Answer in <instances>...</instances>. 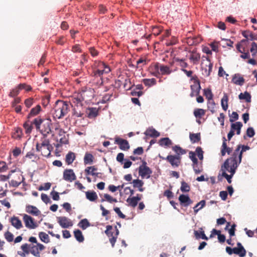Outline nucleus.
Returning a JSON list of instances; mask_svg holds the SVG:
<instances>
[{
    "label": "nucleus",
    "mask_w": 257,
    "mask_h": 257,
    "mask_svg": "<svg viewBox=\"0 0 257 257\" xmlns=\"http://www.w3.org/2000/svg\"><path fill=\"white\" fill-rule=\"evenodd\" d=\"M238 165L232 159H227L221 166L222 176L225 177L228 183H231V178L235 173Z\"/></svg>",
    "instance_id": "nucleus-1"
},
{
    "label": "nucleus",
    "mask_w": 257,
    "mask_h": 257,
    "mask_svg": "<svg viewBox=\"0 0 257 257\" xmlns=\"http://www.w3.org/2000/svg\"><path fill=\"white\" fill-rule=\"evenodd\" d=\"M33 123L36 129L40 131L42 135V138H47L48 135L52 132L51 128L52 122L49 119H43L40 117H37L34 119Z\"/></svg>",
    "instance_id": "nucleus-2"
},
{
    "label": "nucleus",
    "mask_w": 257,
    "mask_h": 257,
    "mask_svg": "<svg viewBox=\"0 0 257 257\" xmlns=\"http://www.w3.org/2000/svg\"><path fill=\"white\" fill-rule=\"evenodd\" d=\"M53 149V147L50 144V141L48 138H41L40 142L36 143V152L40 153L41 155L44 157H50Z\"/></svg>",
    "instance_id": "nucleus-3"
},
{
    "label": "nucleus",
    "mask_w": 257,
    "mask_h": 257,
    "mask_svg": "<svg viewBox=\"0 0 257 257\" xmlns=\"http://www.w3.org/2000/svg\"><path fill=\"white\" fill-rule=\"evenodd\" d=\"M53 116L55 118H61L69 111V105L67 101L57 100L53 108Z\"/></svg>",
    "instance_id": "nucleus-4"
},
{
    "label": "nucleus",
    "mask_w": 257,
    "mask_h": 257,
    "mask_svg": "<svg viewBox=\"0 0 257 257\" xmlns=\"http://www.w3.org/2000/svg\"><path fill=\"white\" fill-rule=\"evenodd\" d=\"M249 149L250 147L248 146L239 145L229 159H232L239 165L241 162L243 152Z\"/></svg>",
    "instance_id": "nucleus-5"
},
{
    "label": "nucleus",
    "mask_w": 257,
    "mask_h": 257,
    "mask_svg": "<svg viewBox=\"0 0 257 257\" xmlns=\"http://www.w3.org/2000/svg\"><path fill=\"white\" fill-rule=\"evenodd\" d=\"M79 94L81 95L83 100H90L94 97V91L91 88L84 87L81 88Z\"/></svg>",
    "instance_id": "nucleus-6"
},
{
    "label": "nucleus",
    "mask_w": 257,
    "mask_h": 257,
    "mask_svg": "<svg viewBox=\"0 0 257 257\" xmlns=\"http://www.w3.org/2000/svg\"><path fill=\"white\" fill-rule=\"evenodd\" d=\"M83 101L79 93H75L70 98V102L71 103L72 107H80L82 108V106H83L82 102Z\"/></svg>",
    "instance_id": "nucleus-7"
},
{
    "label": "nucleus",
    "mask_w": 257,
    "mask_h": 257,
    "mask_svg": "<svg viewBox=\"0 0 257 257\" xmlns=\"http://www.w3.org/2000/svg\"><path fill=\"white\" fill-rule=\"evenodd\" d=\"M146 165L147 163L143 161L142 165L140 166L139 168V174L142 178L146 177L148 179L150 177L152 171Z\"/></svg>",
    "instance_id": "nucleus-8"
},
{
    "label": "nucleus",
    "mask_w": 257,
    "mask_h": 257,
    "mask_svg": "<svg viewBox=\"0 0 257 257\" xmlns=\"http://www.w3.org/2000/svg\"><path fill=\"white\" fill-rule=\"evenodd\" d=\"M30 252L35 256L40 257V251L44 250L45 246L41 243H37L36 245L30 244Z\"/></svg>",
    "instance_id": "nucleus-9"
},
{
    "label": "nucleus",
    "mask_w": 257,
    "mask_h": 257,
    "mask_svg": "<svg viewBox=\"0 0 257 257\" xmlns=\"http://www.w3.org/2000/svg\"><path fill=\"white\" fill-rule=\"evenodd\" d=\"M23 220L26 227L29 229H34L38 226V224L34 221V219L27 214L23 216Z\"/></svg>",
    "instance_id": "nucleus-10"
},
{
    "label": "nucleus",
    "mask_w": 257,
    "mask_h": 257,
    "mask_svg": "<svg viewBox=\"0 0 257 257\" xmlns=\"http://www.w3.org/2000/svg\"><path fill=\"white\" fill-rule=\"evenodd\" d=\"M173 167H178L181 163V157L177 155H168L165 159Z\"/></svg>",
    "instance_id": "nucleus-11"
},
{
    "label": "nucleus",
    "mask_w": 257,
    "mask_h": 257,
    "mask_svg": "<svg viewBox=\"0 0 257 257\" xmlns=\"http://www.w3.org/2000/svg\"><path fill=\"white\" fill-rule=\"evenodd\" d=\"M63 178L66 181L72 182L76 179V176L72 169H66L63 172Z\"/></svg>",
    "instance_id": "nucleus-12"
},
{
    "label": "nucleus",
    "mask_w": 257,
    "mask_h": 257,
    "mask_svg": "<svg viewBox=\"0 0 257 257\" xmlns=\"http://www.w3.org/2000/svg\"><path fill=\"white\" fill-rule=\"evenodd\" d=\"M57 220L60 225L64 228H69L73 225L71 220L65 216L58 217Z\"/></svg>",
    "instance_id": "nucleus-13"
},
{
    "label": "nucleus",
    "mask_w": 257,
    "mask_h": 257,
    "mask_svg": "<svg viewBox=\"0 0 257 257\" xmlns=\"http://www.w3.org/2000/svg\"><path fill=\"white\" fill-rule=\"evenodd\" d=\"M115 144L119 145V148L123 151H127L130 148V145L128 141L126 140L122 139L119 137L115 138Z\"/></svg>",
    "instance_id": "nucleus-14"
},
{
    "label": "nucleus",
    "mask_w": 257,
    "mask_h": 257,
    "mask_svg": "<svg viewBox=\"0 0 257 257\" xmlns=\"http://www.w3.org/2000/svg\"><path fill=\"white\" fill-rule=\"evenodd\" d=\"M115 229H116V232H115V235H114V236L113 235L112 233H111L110 231H109V230L112 229L111 226H110V225L107 226V230L105 231V233L107 234V235L109 237L111 236V237H110L109 238V241H110V243L111 244V245L112 247H113L114 245V244L116 240L117 235L119 233V231L117 229L116 227H115Z\"/></svg>",
    "instance_id": "nucleus-15"
},
{
    "label": "nucleus",
    "mask_w": 257,
    "mask_h": 257,
    "mask_svg": "<svg viewBox=\"0 0 257 257\" xmlns=\"http://www.w3.org/2000/svg\"><path fill=\"white\" fill-rule=\"evenodd\" d=\"M160 65L159 63H155L150 66L149 70L152 75L157 77L160 76Z\"/></svg>",
    "instance_id": "nucleus-16"
},
{
    "label": "nucleus",
    "mask_w": 257,
    "mask_h": 257,
    "mask_svg": "<svg viewBox=\"0 0 257 257\" xmlns=\"http://www.w3.org/2000/svg\"><path fill=\"white\" fill-rule=\"evenodd\" d=\"M180 204L184 206H188L193 203V201L187 195L181 194L179 197Z\"/></svg>",
    "instance_id": "nucleus-17"
},
{
    "label": "nucleus",
    "mask_w": 257,
    "mask_h": 257,
    "mask_svg": "<svg viewBox=\"0 0 257 257\" xmlns=\"http://www.w3.org/2000/svg\"><path fill=\"white\" fill-rule=\"evenodd\" d=\"M222 140L223 143L221 146V154L223 156L226 153H227L228 155L230 154L232 151V148L227 146L226 143L227 140L225 137H223Z\"/></svg>",
    "instance_id": "nucleus-18"
},
{
    "label": "nucleus",
    "mask_w": 257,
    "mask_h": 257,
    "mask_svg": "<svg viewBox=\"0 0 257 257\" xmlns=\"http://www.w3.org/2000/svg\"><path fill=\"white\" fill-rule=\"evenodd\" d=\"M26 211L34 216H39L41 214V211L36 206L31 205H26Z\"/></svg>",
    "instance_id": "nucleus-19"
},
{
    "label": "nucleus",
    "mask_w": 257,
    "mask_h": 257,
    "mask_svg": "<svg viewBox=\"0 0 257 257\" xmlns=\"http://www.w3.org/2000/svg\"><path fill=\"white\" fill-rule=\"evenodd\" d=\"M231 81L232 83L236 85L242 86L244 84L245 80L239 74L237 73L232 76Z\"/></svg>",
    "instance_id": "nucleus-20"
},
{
    "label": "nucleus",
    "mask_w": 257,
    "mask_h": 257,
    "mask_svg": "<svg viewBox=\"0 0 257 257\" xmlns=\"http://www.w3.org/2000/svg\"><path fill=\"white\" fill-rule=\"evenodd\" d=\"M201 89L200 84L196 83L191 85V92L190 93L191 97L198 96L199 94Z\"/></svg>",
    "instance_id": "nucleus-21"
},
{
    "label": "nucleus",
    "mask_w": 257,
    "mask_h": 257,
    "mask_svg": "<svg viewBox=\"0 0 257 257\" xmlns=\"http://www.w3.org/2000/svg\"><path fill=\"white\" fill-rule=\"evenodd\" d=\"M25 180V178L22 175V174H20L19 172L18 174V180H12L10 183L9 184L10 186L14 187H18L22 182H23Z\"/></svg>",
    "instance_id": "nucleus-22"
},
{
    "label": "nucleus",
    "mask_w": 257,
    "mask_h": 257,
    "mask_svg": "<svg viewBox=\"0 0 257 257\" xmlns=\"http://www.w3.org/2000/svg\"><path fill=\"white\" fill-rule=\"evenodd\" d=\"M201 41V38L200 37H188L187 39V43L189 45H196Z\"/></svg>",
    "instance_id": "nucleus-23"
},
{
    "label": "nucleus",
    "mask_w": 257,
    "mask_h": 257,
    "mask_svg": "<svg viewBox=\"0 0 257 257\" xmlns=\"http://www.w3.org/2000/svg\"><path fill=\"white\" fill-rule=\"evenodd\" d=\"M160 75H169L171 73L172 70L170 69V68L167 66L164 65H160Z\"/></svg>",
    "instance_id": "nucleus-24"
},
{
    "label": "nucleus",
    "mask_w": 257,
    "mask_h": 257,
    "mask_svg": "<svg viewBox=\"0 0 257 257\" xmlns=\"http://www.w3.org/2000/svg\"><path fill=\"white\" fill-rule=\"evenodd\" d=\"M98 68L97 70H99L103 73H108L110 71V68L106 65L104 63L102 62H99L98 64Z\"/></svg>",
    "instance_id": "nucleus-25"
},
{
    "label": "nucleus",
    "mask_w": 257,
    "mask_h": 257,
    "mask_svg": "<svg viewBox=\"0 0 257 257\" xmlns=\"http://www.w3.org/2000/svg\"><path fill=\"white\" fill-rule=\"evenodd\" d=\"M11 222L12 225L17 229H20L23 226L21 221L17 217H12Z\"/></svg>",
    "instance_id": "nucleus-26"
},
{
    "label": "nucleus",
    "mask_w": 257,
    "mask_h": 257,
    "mask_svg": "<svg viewBox=\"0 0 257 257\" xmlns=\"http://www.w3.org/2000/svg\"><path fill=\"white\" fill-rule=\"evenodd\" d=\"M146 136H150L151 137L157 138L160 136V133L157 131L155 128H149L146 130L145 133Z\"/></svg>",
    "instance_id": "nucleus-27"
},
{
    "label": "nucleus",
    "mask_w": 257,
    "mask_h": 257,
    "mask_svg": "<svg viewBox=\"0 0 257 257\" xmlns=\"http://www.w3.org/2000/svg\"><path fill=\"white\" fill-rule=\"evenodd\" d=\"M76 158L75 154L72 152H69L66 155L65 162L67 165H71Z\"/></svg>",
    "instance_id": "nucleus-28"
},
{
    "label": "nucleus",
    "mask_w": 257,
    "mask_h": 257,
    "mask_svg": "<svg viewBox=\"0 0 257 257\" xmlns=\"http://www.w3.org/2000/svg\"><path fill=\"white\" fill-rule=\"evenodd\" d=\"M233 253L238 255L240 257H244L246 255V251L243 246L240 247H234Z\"/></svg>",
    "instance_id": "nucleus-29"
},
{
    "label": "nucleus",
    "mask_w": 257,
    "mask_h": 257,
    "mask_svg": "<svg viewBox=\"0 0 257 257\" xmlns=\"http://www.w3.org/2000/svg\"><path fill=\"white\" fill-rule=\"evenodd\" d=\"M242 126V124L240 121L236 122L235 123H232L231 125V129L234 132L236 131V134L239 135L240 134L241 128Z\"/></svg>",
    "instance_id": "nucleus-30"
},
{
    "label": "nucleus",
    "mask_w": 257,
    "mask_h": 257,
    "mask_svg": "<svg viewBox=\"0 0 257 257\" xmlns=\"http://www.w3.org/2000/svg\"><path fill=\"white\" fill-rule=\"evenodd\" d=\"M86 198L90 201H95L98 198L96 193L93 191H88L85 192Z\"/></svg>",
    "instance_id": "nucleus-31"
},
{
    "label": "nucleus",
    "mask_w": 257,
    "mask_h": 257,
    "mask_svg": "<svg viewBox=\"0 0 257 257\" xmlns=\"http://www.w3.org/2000/svg\"><path fill=\"white\" fill-rule=\"evenodd\" d=\"M41 110V107L40 105H37L36 107L31 109L28 117L30 118L31 117L35 116L38 114Z\"/></svg>",
    "instance_id": "nucleus-32"
},
{
    "label": "nucleus",
    "mask_w": 257,
    "mask_h": 257,
    "mask_svg": "<svg viewBox=\"0 0 257 257\" xmlns=\"http://www.w3.org/2000/svg\"><path fill=\"white\" fill-rule=\"evenodd\" d=\"M98 111L96 108L91 107L88 108V112H87V117L88 118H95L98 115Z\"/></svg>",
    "instance_id": "nucleus-33"
},
{
    "label": "nucleus",
    "mask_w": 257,
    "mask_h": 257,
    "mask_svg": "<svg viewBox=\"0 0 257 257\" xmlns=\"http://www.w3.org/2000/svg\"><path fill=\"white\" fill-rule=\"evenodd\" d=\"M228 96L226 93H224L223 96L221 100V104L222 109L226 111L228 108Z\"/></svg>",
    "instance_id": "nucleus-34"
},
{
    "label": "nucleus",
    "mask_w": 257,
    "mask_h": 257,
    "mask_svg": "<svg viewBox=\"0 0 257 257\" xmlns=\"http://www.w3.org/2000/svg\"><path fill=\"white\" fill-rule=\"evenodd\" d=\"M142 82L144 84L145 86L148 87H151L155 85L157 83V81L155 78H145L142 80Z\"/></svg>",
    "instance_id": "nucleus-35"
},
{
    "label": "nucleus",
    "mask_w": 257,
    "mask_h": 257,
    "mask_svg": "<svg viewBox=\"0 0 257 257\" xmlns=\"http://www.w3.org/2000/svg\"><path fill=\"white\" fill-rule=\"evenodd\" d=\"M238 98L239 99H244L247 102H251V95L247 91L243 93H240L238 95Z\"/></svg>",
    "instance_id": "nucleus-36"
},
{
    "label": "nucleus",
    "mask_w": 257,
    "mask_h": 257,
    "mask_svg": "<svg viewBox=\"0 0 257 257\" xmlns=\"http://www.w3.org/2000/svg\"><path fill=\"white\" fill-rule=\"evenodd\" d=\"M93 159L94 157L92 154L86 153L84 158V163L85 165L91 164L92 163Z\"/></svg>",
    "instance_id": "nucleus-37"
},
{
    "label": "nucleus",
    "mask_w": 257,
    "mask_h": 257,
    "mask_svg": "<svg viewBox=\"0 0 257 257\" xmlns=\"http://www.w3.org/2000/svg\"><path fill=\"white\" fill-rule=\"evenodd\" d=\"M190 139L192 143H195L199 142L201 140L200 133L190 134Z\"/></svg>",
    "instance_id": "nucleus-38"
},
{
    "label": "nucleus",
    "mask_w": 257,
    "mask_h": 257,
    "mask_svg": "<svg viewBox=\"0 0 257 257\" xmlns=\"http://www.w3.org/2000/svg\"><path fill=\"white\" fill-rule=\"evenodd\" d=\"M73 114L77 117H82L83 115V107H73Z\"/></svg>",
    "instance_id": "nucleus-39"
},
{
    "label": "nucleus",
    "mask_w": 257,
    "mask_h": 257,
    "mask_svg": "<svg viewBox=\"0 0 257 257\" xmlns=\"http://www.w3.org/2000/svg\"><path fill=\"white\" fill-rule=\"evenodd\" d=\"M159 144L161 146L169 147L172 144L171 140L168 138H162L159 141Z\"/></svg>",
    "instance_id": "nucleus-40"
},
{
    "label": "nucleus",
    "mask_w": 257,
    "mask_h": 257,
    "mask_svg": "<svg viewBox=\"0 0 257 257\" xmlns=\"http://www.w3.org/2000/svg\"><path fill=\"white\" fill-rule=\"evenodd\" d=\"M172 150L177 154V156H180V155H184L186 153V151L185 150L183 149L178 145H175L173 147Z\"/></svg>",
    "instance_id": "nucleus-41"
},
{
    "label": "nucleus",
    "mask_w": 257,
    "mask_h": 257,
    "mask_svg": "<svg viewBox=\"0 0 257 257\" xmlns=\"http://www.w3.org/2000/svg\"><path fill=\"white\" fill-rule=\"evenodd\" d=\"M147 64V61L145 59L141 58L137 61V65L134 66L132 65V67L136 68V69H142L143 67Z\"/></svg>",
    "instance_id": "nucleus-42"
},
{
    "label": "nucleus",
    "mask_w": 257,
    "mask_h": 257,
    "mask_svg": "<svg viewBox=\"0 0 257 257\" xmlns=\"http://www.w3.org/2000/svg\"><path fill=\"white\" fill-rule=\"evenodd\" d=\"M103 74L100 70L94 69L92 73V76L95 78H99L101 80L100 84H102L103 83L102 75Z\"/></svg>",
    "instance_id": "nucleus-43"
},
{
    "label": "nucleus",
    "mask_w": 257,
    "mask_h": 257,
    "mask_svg": "<svg viewBox=\"0 0 257 257\" xmlns=\"http://www.w3.org/2000/svg\"><path fill=\"white\" fill-rule=\"evenodd\" d=\"M39 237L41 240L45 243H47L50 242L49 235L44 232H40Z\"/></svg>",
    "instance_id": "nucleus-44"
},
{
    "label": "nucleus",
    "mask_w": 257,
    "mask_h": 257,
    "mask_svg": "<svg viewBox=\"0 0 257 257\" xmlns=\"http://www.w3.org/2000/svg\"><path fill=\"white\" fill-rule=\"evenodd\" d=\"M74 234L75 238L79 242H83L84 240V237L82 235V232L79 230H76L74 231Z\"/></svg>",
    "instance_id": "nucleus-45"
},
{
    "label": "nucleus",
    "mask_w": 257,
    "mask_h": 257,
    "mask_svg": "<svg viewBox=\"0 0 257 257\" xmlns=\"http://www.w3.org/2000/svg\"><path fill=\"white\" fill-rule=\"evenodd\" d=\"M194 235L195 238L197 239L199 238H202L205 240H208V237L206 236L203 231H201L200 232H198L197 230L194 231Z\"/></svg>",
    "instance_id": "nucleus-46"
},
{
    "label": "nucleus",
    "mask_w": 257,
    "mask_h": 257,
    "mask_svg": "<svg viewBox=\"0 0 257 257\" xmlns=\"http://www.w3.org/2000/svg\"><path fill=\"white\" fill-rule=\"evenodd\" d=\"M103 197H104V199L103 198L101 199V202H104V201H107L109 203L117 202L116 199L113 198L112 196H111L109 194H104Z\"/></svg>",
    "instance_id": "nucleus-47"
},
{
    "label": "nucleus",
    "mask_w": 257,
    "mask_h": 257,
    "mask_svg": "<svg viewBox=\"0 0 257 257\" xmlns=\"http://www.w3.org/2000/svg\"><path fill=\"white\" fill-rule=\"evenodd\" d=\"M78 226L84 230L90 226V223L87 219H82L78 223Z\"/></svg>",
    "instance_id": "nucleus-48"
},
{
    "label": "nucleus",
    "mask_w": 257,
    "mask_h": 257,
    "mask_svg": "<svg viewBox=\"0 0 257 257\" xmlns=\"http://www.w3.org/2000/svg\"><path fill=\"white\" fill-rule=\"evenodd\" d=\"M206 202L203 200L198 202L193 208L195 213L197 212L201 209H202L205 205Z\"/></svg>",
    "instance_id": "nucleus-49"
},
{
    "label": "nucleus",
    "mask_w": 257,
    "mask_h": 257,
    "mask_svg": "<svg viewBox=\"0 0 257 257\" xmlns=\"http://www.w3.org/2000/svg\"><path fill=\"white\" fill-rule=\"evenodd\" d=\"M205 113V111L202 108H197L195 109L194 114L197 118H201Z\"/></svg>",
    "instance_id": "nucleus-50"
},
{
    "label": "nucleus",
    "mask_w": 257,
    "mask_h": 257,
    "mask_svg": "<svg viewBox=\"0 0 257 257\" xmlns=\"http://www.w3.org/2000/svg\"><path fill=\"white\" fill-rule=\"evenodd\" d=\"M97 170V168L95 166L88 167L85 169V172L87 175H95V172Z\"/></svg>",
    "instance_id": "nucleus-51"
},
{
    "label": "nucleus",
    "mask_w": 257,
    "mask_h": 257,
    "mask_svg": "<svg viewBox=\"0 0 257 257\" xmlns=\"http://www.w3.org/2000/svg\"><path fill=\"white\" fill-rule=\"evenodd\" d=\"M32 124H34L33 121L30 123L29 122H26L24 124L23 126L25 129L26 134H30L32 132L33 129Z\"/></svg>",
    "instance_id": "nucleus-52"
},
{
    "label": "nucleus",
    "mask_w": 257,
    "mask_h": 257,
    "mask_svg": "<svg viewBox=\"0 0 257 257\" xmlns=\"http://www.w3.org/2000/svg\"><path fill=\"white\" fill-rule=\"evenodd\" d=\"M180 190L183 192H188L190 190V187L187 183L182 181L181 182Z\"/></svg>",
    "instance_id": "nucleus-53"
},
{
    "label": "nucleus",
    "mask_w": 257,
    "mask_h": 257,
    "mask_svg": "<svg viewBox=\"0 0 257 257\" xmlns=\"http://www.w3.org/2000/svg\"><path fill=\"white\" fill-rule=\"evenodd\" d=\"M208 108L211 112L214 113L215 112V103L213 99L209 100L207 104Z\"/></svg>",
    "instance_id": "nucleus-54"
},
{
    "label": "nucleus",
    "mask_w": 257,
    "mask_h": 257,
    "mask_svg": "<svg viewBox=\"0 0 257 257\" xmlns=\"http://www.w3.org/2000/svg\"><path fill=\"white\" fill-rule=\"evenodd\" d=\"M126 202L128 203V205L134 208L135 207L138 203V202L135 199L134 197L132 198H128L126 199Z\"/></svg>",
    "instance_id": "nucleus-55"
},
{
    "label": "nucleus",
    "mask_w": 257,
    "mask_h": 257,
    "mask_svg": "<svg viewBox=\"0 0 257 257\" xmlns=\"http://www.w3.org/2000/svg\"><path fill=\"white\" fill-rule=\"evenodd\" d=\"M17 171V169L11 170L8 175H0V180L2 181H6L10 179L12 173H15Z\"/></svg>",
    "instance_id": "nucleus-56"
},
{
    "label": "nucleus",
    "mask_w": 257,
    "mask_h": 257,
    "mask_svg": "<svg viewBox=\"0 0 257 257\" xmlns=\"http://www.w3.org/2000/svg\"><path fill=\"white\" fill-rule=\"evenodd\" d=\"M175 61L176 62L179 63V64L180 66V67H182V69H185L188 66V64L183 59L177 58L175 59Z\"/></svg>",
    "instance_id": "nucleus-57"
},
{
    "label": "nucleus",
    "mask_w": 257,
    "mask_h": 257,
    "mask_svg": "<svg viewBox=\"0 0 257 257\" xmlns=\"http://www.w3.org/2000/svg\"><path fill=\"white\" fill-rule=\"evenodd\" d=\"M204 94L208 99V101L209 100L213 99V94L211 92V90L209 89H205L204 90Z\"/></svg>",
    "instance_id": "nucleus-58"
},
{
    "label": "nucleus",
    "mask_w": 257,
    "mask_h": 257,
    "mask_svg": "<svg viewBox=\"0 0 257 257\" xmlns=\"http://www.w3.org/2000/svg\"><path fill=\"white\" fill-rule=\"evenodd\" d=\"M6 239L8 242H12L14 240V235L9 231H7L4 234Z\"/></svg>",
    "instance_id": "nucleus-59"
},
{
    "label": "nucleus",
    "mask_w": 257,
    "mask_h": 257,
    "mask_svg": "<svg viewBox=\"0 0 257 257\" xmlns=\"http://www.w3.org/2000/svg\"><path fill=\"white\" fill-rule=\"evenodd\" d=\"M162 31V29L158 26H153L152 28V33L155 36L159 35Z\"/></svg>",
    "instance_id": "nucleus-60"
},
{
    "label": "nucleus",
    "mask_w": 257,
    "mask_h": 257,
    "mask_svg": "<svg viewBox=\"0 0 257 257\" xmlns=\"http://www.w3.org/2000/svg\"><path fill=\"white\" fill-rule=\"evenodd\" d=\"M20 89L19 88V86H18L16 88L12 89L10 92L9 96L12 97H15L17 96L20 92Z\"/></svg>",
    "instance_id": "nucleus-61"
},
{
    "label": "nucleus",
    "mask_w": 257,
    "mask_h": 257,
    "mask_svg": "<svg viewBox=\"0 0 257 257\" xmlns=\"http://www.w3.org/2000/svg\"><path fill=\"white\" fill-rule=\"evenodd\" d=\"M195 152L198 158L200 160H202L203 159V151H202V148L200 147H197Z\"/></svg>",
    "instance_id": "nucleus-62"
},
{
    "label": "nucleus",
    "mask_w": 257,
    "mask_h": 257,
    "mask_svg": "<svg viewBox=\"0 0 257 257\" xmlns=\"http://www.w3.org/2000/svg\"><path fill=\"white\" fill-rule=\"evenodd\" d=\"M250 52L252 53V56L254 57L256 56L257 53V44L255 42H252L251 44V47L250 50Z\"/></svg>",
    "instance_id": "nucleus-63"
},
{
    "label": "nucleus",
    "mask_w": 257,
    "mask_h": 257,
    "mask_svg": "<svg viewBox=\"0 0 257 257\" xmlns=\"http://www.w3.org/2000/svg\"><path fill=\"white\" fill-rule=\"evenodd\" d=\"M18 86L20 90L25 89L27 91H29L32 90L31 86L30 85H27L25 83L20 84Z\"/></svg>",
    "instance_id": "nucleus-64"
}]
</instances>
